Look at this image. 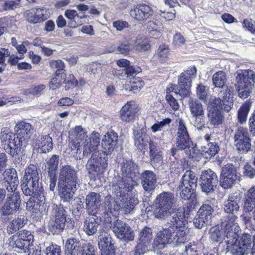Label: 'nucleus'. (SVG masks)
Here are the masks:
<instances>
[{
  "label": "nucleus",
  "instance_id": "bf43d9fd",
  "mask_svg": "<svg viewBox=\"0 0 255 255\" xmlns=\"http://www.w3.org/2000/svg\"><path fill=\"white\" fill-rule=\"evenodd\" d=\"M46 255H61V248L57 245H51L47 247L44 251Z\"/></svg>",
  "mask_w": 255,
  "mask_h": 255
},
{
  "label": "nucleus",
  "instance_id": "1a4fd4ad",
  "mask_svg": "<svg viewBox=\"0 0 255 255\" xmlns=\"http://www.w3.org/2000/svg\"><path fill=\"white\" fill-rule=\"evenodd\" d=\"M198 178L194 172L186 171L182 177L177 191L180 197L185 200L191 197L197 185Z\"/></svg>",
  "mask_w": 255,
  "mask_h": 255
},
{
  "label": "nucleus",
  "instance_id": "4c0bfd02",
  "mask_svg": "<svg viewBox=\"0 0 255 255\" xmlns=\"http://www.w3.org/2000/svg\"><path fill=\"white\" fill-rule=\"evenodd\" d=\"M213 84L216 87L221 88V90H225L224 86L227 82L226 75L222 71H218L214 73L212 77Z\"/></svg>",
  "mask_w": 255,
  "mask_h": 255
},
{
  "label": "nucleus",
  "instance_id": "b1692460",
  "mask_svg": "<svg viewBox=\"0 0 255 255\" xmlns=\"http://www.w3.org/2000/svg\"><path fill=\"white\" fill-rule=\"evenodd\" d=\"M46 11L43 8H33L27 10L24 14L25 19L30 23L36 24L44 21L46 17Z\"/></svg>",
  "mask_w": 255,
  "mask_h": 255
},
{
  "label": "nucleus",
  "instance_id": "dca6fc26",
  "mask_svg": "<svg viewBox=\"0 0 255 255\" xmlns=\"http://www.w3.org/2000/svg\"><path fill=\"white\" fill-rule=\"evenodd\" d=\"M200 182L202 191L209 193L214 191L218 179L216 174L213 171L209 169L202 172Z\"/></svg>",
  "mask_w": 255,
  "mask_h": 255
},
{
  "label": "nucleus",
  "instance_id": "c03bdc74",
  "mask_svg": "<svg viewBox=\"0 0 255 255\" xmlns=\"http://www.w3.org/2000/svg\"><path fill=\"white\" fill-rule=\"evenodd\" d=\"M250 139L249 137L248 130L244 128H240L236 132L234 135V142H237L242 140Z\"/></svg>",
  "mask_w": 255,
  "mask_h": 255
},
{
  "label": "nucleus",
  "instance_id": "58836bf2",
  "mask_svg": "<svg viewBox=\"0 0 255 255\" xmlns=\"http://www.w3.org/2000/svg\"><path fill=\"white\" fill-rule=\"evenodd\" d=\"M219 150V147L215 142H210L207 146L202 147V151L206 158L214 156Z\"/></svg>",
  "mask_w": 255,
  "mask_h": 255
},
{
  "label": "nucleus",
  "instance_id": "cd10ccee",
  "mask_svg": "<svg viewBox=\"0 0 255 255\" xmlns=\"http://www.w3.org/2000/svg\"><path fill=\"white\" fill-rule=\"evenodd\" d=\"M118 135L116 133L111 132L107 133L101 141L102 147L108 152L113 151L117 143Z\"/></svg>",
  "mask_w": 255,
  "mask_h": 255
},
{
  "label": "nucleus",
  "instance_id": "052dcab7",
  "mask_svg": "<svg viewBox=\"0 0 255 255\" xmlns=\"http://www.w3.org/2000/svg\"><path fill=\"white\" fill-rule=\"evenodd\" d=\"M51 66L53 68L56 69V75L57 76H59L60 75L62 74L64 68V64L61 60H54L50 63Z\"/></svg>",
  "mask_w": 255,
  "mask_h": 255
},
{
  "label": "nucleus",
  "instance_id": "ea45409f",
  "mask_svg": "<svg viewBox=\"0 0 255 255\" xmlns=\"http://www.w3.org/2000/svg\"><path fill=\"white\" fill-rule=\"evenodd\" d=\"M251 105V103L250 102H246L239 109L238 112V120L240 124H243L246 121Z\"/></svg>",
  "mask_w": 255,
  "mask_h": 255
},
{
  "label": "nucleus",
  "instance_id": "49530a36",
  "mask_svg": "<svg viewBox=\"0 0 255 255\" xmlns=\"http://www.w3.org/2000/svg\"><path fill=\"white\" fill-rule=\"evenodd\" d=\"M0 138L1 140V142L6 146L8 145L9 143H11L12 142H15L16 141H18L19 142V140L18 138H15V135L11 132H5V131H3L1 133Z\"/></svg>",
  "mask_w": 255,
  "mask_h": 255
},
{
  "label": "nucleus",
  "instance_id": "393cba45",
  "mask_svg": "<svg viewBox=\"0 0 255 255\" xmlns=\"http://www.w3.org/2000/svg\"><path fill=\"white\" fill-rule=\"evenodd\" d=\"M153 12L151 8L145 4L137 5L134 10L130 11L131 16L134 18L139 20L144 21L152 15Z\"/></svg>",
  "mask_w": 255,
  "mask_h": 255
},
{
  "label": "nucleus",
  "instance_id": "3c124183",
  "mask_svg": "<svg viewBox=\"0 0 255 255\" xmlns=\"http://www.w3.org/2000/svg\"><path fill=\"white\" fill-rule=\"evenodd\" d=\"M171 119L166 118L161 121H158L154 123L151 127V130L153 132L155 133L162 130L164 127L169 125L171 122Z\"/></svg>",
  "mask_w": 255,
  "mask_h": 255
},
{
  "label": "nucleus",
  "instance_id": "f3484780",
  "mask_svg": "<svg viewBox=\"0 0 255 255\" xmlns=\"http://www.w3.org/2000/svg\"><path fill=\"white\" fill-rule=\"evenodd\" d=\"M21 199L18 193L14 192L7 194L6 203L1 208V212L4 215L13 214L19 211L21 205Z\"/></svg>",
  "mask_w": 255,
  "mask_h": 255
},
{
  "label": "nucleus",
  "instance_id": "4be33fe9",
  "mask_svg": "<svg viewBox=\"0 0 255 255\" xmlns=\"http://www.w3.org/2000/svg\"><path fill=\"white\" fill-rule=\"evenodd\" d=\"M98 242L99 248L101 252V255H114L112 251L111 237L106 232L100 231Z\"/></svg>",
  "mask_w": 255,
  "mask_h": 255
},
{
  "label": "nucleus",
  "instance_id": "603ef678",
  "mask_svg": "<svg viewBox=\"0 0 255 255\" xmlns=\"http://www.w3.org/2000/svg\"><path fill=\"white\" fill-rule=\"evenodd\" d=\"M45 88L46 86L44 84L34 85L27 89L26 92L34 96L39 97L43 94Z\"/></svg>",
  "mask_w": 255,
  "mask_h": 255
},
{
  "label": "nucleus",
  "instance_id": "2f4dec72",
  "mask_svg": "<svg viewBox=\"0 0 255 255\" xmlns=\"http://www.w3.org/2000/svg\"><path fill=\"white\" fill-rule=\"evenodd\" d=\"M99 224L93 217L86 219L84 223L83 230L88 236L95 234L99 228Z\"/></svg>",
  "mask_w": 255,
  "mask_h": 255
},
{
  "label": "nucleus",
  "instance_id": "6e6d98bb",
  "mask_svg": "<svg viewBox=\"0 0 255 255\" xmlns=\"http://www.w3.org/2000/svg\"><path fill=\"white\" fill-rule=\"evenodd\" d=\"M209 221L206 219H205L203 217L201 216L197 213V215L195 217L193 220V223L196 228L198 229H202L205 227L209 223Z\"/></svg>",
  "mask_w": 255,
  "mask_h": 255
},
{
  "label": "nucleus",
  "instance_id": "9d476101",
  "mask_svg": "<svg viewBox=\"0 0 255 255\" xmlns=\"http://www.w3.org/2000/svg\"><path fill=\"white\" fill-rule=\"evenodd\" d=\"M231 90L227 87L225 90L219 91L218 97H211L208 104L209 110L223 109L227 112H229L233 106V100L230 97Z\"/></svg>",
  "mask_w": 255,
  "mask_h": 255
},
{
  "label": "nucleus",
  "instance_id": "0eeeda50",
  "mask_svg": "<svg viewBox=\"0 0 255 255\" xmlns=\"http://www.w3.org/2000/svg\"><path fill=\"white\" fill-rule=\"evenodd\" d=\"M121 171L123 176L127 178H123L119 183V192L125 189L126 191H129L132 189L136 184L135 178L139 174L138 166L131 161H124L121 165Z\"/></svg>",
  "mask_w": 255,
  "mask_h": 255
},
{
  "label": "nucleus",
  "instance_id": "c756f323",
  "mask_svg": "<svg viewBox=\"0 0 255 255\" xmlns=\"http://www.w3.org/2000/svg\"><path fill=\"white\" fill-rule=\"evenodd\" d=\"M215 200L213 199L205 201L200 207L197 213L208 221L212 218L214 212L213 204Z\"/></svg>",
  "mask_w": 255,
  "mask_h": 255
},
{
  "label": "nucleus",
  "instance_id": "69168bd1",
  "mask_svg": "<svg viewBox=\"0 0 255 255\" xmlns=\"http://www.w3.org/2000/svg\"><path fill=\"white\" fill-rule=\"evenodd\" d=\"M185 39L180 33H176L173 37V44L176 47H179L185 44Z\"/></svg>",
  "mask_w": 255,
  "mask_h": 255
},
{
  "label": "nucleus",
  "instance_id": "7c9ffc66",
  "mask_svg": "<svg viewBox=\"0 0 255 255\" xmlns=\"http://www.w3.org/2000/svg\"><path fill=\"white\" fill-rule=\"evenodd\" d=\"M101 198L99 194L91 192L88 194L85 199L86 208L88 210L93 211L96 210L101 204Z\"/></svg>",
  "mask_w": 255,
  "mask_h": 255
},
{
  "label": "nucleus",
  "instance_id": "7ed1b4c3",
  "mask_svg": "<svg viewBox=\"0 0 255 255\" xmlns=\"http://www.w3.org/2000/svg\"><path fill=\"white\" fill-rule=\"evenodd\" d=\"M40 179L37 166L30 164L25 170L21 186L23 193L25 196L38 198L40 203H44L45 198L44 189L40 186Z\"/></svg>",
  "mask_w": 255,
  "mask_h": 255
},
{
  "label": "nucleus",
  "instance_id": "8fccbe9b",
  "mask_svg": "<svg viewBox=\"0 0 255 255\" xmlns=\"http://www.w3.org/2000/svg\"><path fill=\"white\" fill-rule=\"evenodd\" d=\"M224 235L223 232L220 230L218 226H214L210 230V237L213 241L219 242L221 241Z\"/></svg>",
  "mask_w": 255,
  "mask_h": 255
},
{
  "label": "nucleus",
  "instance_id": "ddd939ff",
  "mask_svg": "<svg viewBox=\"0 0 255 255\" xmlns=\"http://www.w3.org/2000/svg\"><path fill=\"white\" fill-rule=\"evenodd\" d=\"M238 178L236 167L228 164L222 167L220 175V185L226 189L231 188Z\"/></svg>",
  "mask_w": 255,
  "mask_h": 255
},
{
  "label": "nucleus",
  "instance_id": "f03ea898",
  "mask_svg": "<svg viewBox=\"0 0 255 255\" xmlns=\"http://www.w3.org/2000/svg\"><path fill=\"white\" fill-rule=\"evenodd\" d=\"M168 221V227L163 228L157 234L152 246L154 250L164 248L167 244L184 243L187 229L185 227V210L180 208L171 211Z\"/></svg>",
  "mask_w": 255,
  "mask_h": 255
},
{
  "label": "nucleus",
  "instance_id": "e433bc0d",
  "mask_svg": "<svg viewBox=\"0 0 255 255\" xmlns=\"http://www.w3.org/2000/svg\"><path fill=\"white\" fill-rule=\"evenodd\" d=\"M207 115L211 125L216 126L222 123L224 117L220 110L218 109L208 110Z\"/></svg>",
  "mask_w": 255,
  "mask_h": 255
},
{
  "label": "nucleus",
  "instance_id": "de8ad7c7",
  "mask_svg": "<svg viewBox=\"0 0 255 255\" xmlns=\"http://www.w3.org/2000/svg\"><path fill=\"white\" fill-rule=\"evenodd\" d=\"M169 55V49L166 45L160 46L157 51L155 57L159 61L163 62Z\"/></svg>",
  "mask_w": 255,
  "mask_h": 255
},
{
  "label": "nucleus",
  "instance_id": "412c9836",
  "mask_svg": "<svg viewBox=\"0 0 255 255\" xmlns=\"http://www.w3.org/2000/svg\"><path fill=\"white\" fill-rule=\"evenodd\" d=\"M75 140H72L69 143V146L72 150L76 151V155L80 154L82 152L80 142L85 141L88 137L87 135V131L81 126H77L75 127L73 131Z\"/></svg>",
  "mask_w": 255,
  "mask_h": 255
},
{
  "label": "nucleus",
  "instance_id": "4d7b16f0",
  "mask_svg": "<svg viewBox=\"0 0 255 255\" xmlns=\"http://www.w3.org/2000/svg\"><path fill=\"white\" fill-rule=\"evenodd\" d=\"M147 28L149 31L161 30L162 28V23L156 19H153L148 22Z\"/></svg>",
  "mask_w": 255,
  "mask_h": 255
},
{
  "label": "nucleus",
  "instance_id": "c85d7f7f",
  "mask_svg": "<svg viewBox=\"0 0 255 255\" xmlns=\"http://www.w3.org/2000/svg\"><path fill=\"white\" fill-rule=\"evenodd\" d=\"M36 146L43 153L50 152L53 148L52 138L48 135H42L38 137Z\"/></svg>",
  "mask_w": 255,
  "mask_h": 255
},
{
  "label": "nucleus",
  "instance_id": "5701e85b",
  "mask_svg": "<svg viewBox=\"0 0 255 255\" xmlns=\"http://www.w3.org/2000/svg\"><path fill=\"white\" fill-rule=\"evenodd\" d=\"M138 203L137 198L132 196L122 197L114 209V210H120L125 214H128L133 210L134 206Z\"/></svg>",
  "mask_w": 255,
  "mask_h": 255
},
{
  "label": "nucleus",
  "instance_id": "0e129e2a",
  "mask_svg": "<svg viewBox=\"0 0 255 255\" xmlns=\"http://www.w3.org/2000/svg\"><path fill=\"white\" fill-rule=\"evenodd\" d=\"M255 207V202L246 197L243 204V211L245 212H251Z\"/></svg>",
  "mask_w": 255,
  "mask_h": 255
},
{
  "label": "nucleus",
  "instance_id": "a878e982",
  "mask_svg": "<svg viewBox=\"0 0 255 255\" xmlns=\"http://www.w3.org/2000/svg\"><path fill=\"white\" fill-rule=\"evenodd\" d=\"M135 113L134 104L131 102H127L120 111V118L122 121L128 123L134 119Z\"/></svg>",
  "mask_w": 255,
  "mask_h": 255
},
{
  "label": "nucleus",
  "instance_id": "bb28decb",
  "mask_svg": "<svg viewBox=\"0 0 255 255\" xmlns=\"http://www.w3.org/2000/svg\"><path fill=\"white\" fill-rule=\"evenodd\" d=\"M141 180L142 187L146 191H151L155 188L156 177L153 172L146 170L142 173Z\"/></svg>",
  "mask_w": 255,
  "mask_h": 255
},
{
  "label": "nucleus",
  "instance_id": "473e14b6",
  "mask_svg": "<svg viewBox=\"0 0 255 255\" xmlns=\"http://www.w3.org/2000/svg\"><path fill=\"white\" fill-rule=\"evenodd\" d=\"M27 219L24 215H20L13 219L7 226V231L9 234H12L20 228H22L27 223Z\"/></svg>",
  "mask_w": 255,
  "mask_h": 255
},
{
  "label": "nucleus",
  "instance_id": "13d9d810",
  "mask_svg": "<svg viewBox=\"0 0 255 255\" xmlns=\"http://www.w3.org/2000/svg\"><path fill=\"white\" fill-rule=\"evenodd\" d=\"M20 239L23 240L25 242H28L30 244H33L34 237L31 232L27 230L21 231L18 236Z\"/></svg>",
  "mask_w": 255,
  "mask_h": 255
},
{
  "label": "nucleus",
  "instance_id": "f704fd0d",
  "mask_svg": "<svg viewBox=\"0 0 255 255\" xmlns=\"http://www.w3.org/2000/svg\"><path fill=\"white\" fill-rule=\"evenodd\" d=\"M188 105L193 117H200L204 115L203 105L198 100L190 99L188 102Z\"/></svg>",
  "mask_w": 255,
  "mask_h": 255
},
{
  "label": "nucleus",
  "instance_id": "6e6552de",
  "mask_svg": "<svg viewBox=\"0 0 255 255\" xmlns=\"http://www.w3.org/2000/svg\"><path fill=\"white\" fill-rule=\"evenodd\" d=\"M196 73L197 69L195 66L188 67L178 78V85L172 84L174 86L172 92L176 94H179L182 98L190 96L192 80L195 78Z\"/></svg>",
  "mask_w": 255,
  "mask_h": 255
},
{
  "label": "nucleus",
  "instance_id": "6ab92c4d",
  "mask_svg": "<svg viewBox=\"0 0 255 255\" xmlns=\"http://www.w3.org/2000/svg\"><path fill=\"white\" fill-rule=\"evenodd\" d=\"M14 129L17 133V137L19 140V142H21V145L26 144L32 135V128L31 125L22 121L16 124Z\"/></svg>",
  "mask_w": 255,
  "mask_h": 255
},
{
  "label": "nucleus",
  "instance_id": "774afa93",
  "mask_svg": "<svg viewBox=\"0 0 255 255\" xmlns=\"http://www.w3.org/2000/svg\"><path fill=\"white\" fill-rule=\"evenodd\" d=\"M165 99L174 110H177L179 109V105L178 102L171 95L166 94Z\"/></svg>",
  "mask_w": 255,
  "mask_h": 255
},
{
  "label": "nucleus",
  "instance_id": "864d4df0",
  "mask_svg": "<svg viewBox=\"0 0 255 255\" xmlns=\"http://www.w3.org/2000/svg\"><path fill=\"white\" fill-rule=\"evenodd\" d=\"M208 88L202 85L198 84L196 87V94L199 99L206 101L207 97Z\"/></svg>",
  "mask_w": 255,
  "mask_h": 255
},
{
  "label": "nucleus",
  "instance_id": "680f3d73",
  "mask_svg": "<svg viewBox=\"0 0 255 255\" xmlns=\"http://www.w3.org/2000/svg\"><path fill=\"white\" fill-rule=\"evenodd\" d=\"M243 174L248 178H253L255 176V168L253 165L246 163L243 168Z\"/></svg>",
  "mask_w": 255,
  "mask_h": 255
},
{
  "label": "nucleus",
  "instance_id": "a18cd8bd",
  "mask_svg": "<svg viewBox=\"0 0 255 255\" xmlns=\"http://www.w3.org/2000/svg\"><path fill=\"white\" fill-rule=\"evenodd\" d=\"M131 50V44L128 41H126L121 44L119 46L113 50L112 52L116 54L127 55L129 53Z\"/></svg>",
  "mask_w": 255,
  "mask_h": 255
},
{
  "label": "nucleus",
  "instance_id": "09e8293b",
  "mask_svg": "<svg viewBox=\"0 0 255 255\" xmlns=\"http://www.w3.org/2000/svg\"><path fill=\"white\" fill-rule=\"evenodd\" d=\"M130 90L133 93L139 91L144 85V82L139 77H132L130 81Z\"/></svg>",
  "mask_w": 255,
  "mask_h": 255
},
{
  "label": "nucleus",
  "instance_id": "338daca9",
  "mask_svg": "<svg viewBox=\"0 0 255 255\" xmlns=\"http://www.w3.org/2000/svg\"><path fill=\"white\" fill-rule=\"evenodd\" d=\"M113 27H114L117 31H121L126 28L129 27L128 22L123 20H117L114 21L112 23Z\"/></svg>",
  "mask_w": 255,
  "mask_h": 255
},
{
  "label": "nucleus",
  "instance_id": "aec40b11",
  "mask_svg": "<svg viewBox=\"0 0 255 255\" xmlns=\"http://www.w3.org/2000/svg\"><path fill=\"white\" fill-rule=\"evenodd\" d=\"M152 239V232L150 228H144L139 234V240L136 247L135 253L136 254H143L148 247L150 245Z\"/></svg>",
  "mask_w": 255,
  "mask_h": 255
},
{
  "label": "nucleus",
  "instance_id": "f8f14e48",
  "mask_svg": "<svg viewBox=\"0 0 255 255\" xmlns=\"http://www.w3.org/2000/svg\"><path fill=\"white\" fill-rule=\"evenodd\" d=\"M100 135L99 133L96 132H92L87 139L84 141L82 144L83 146V154L82 155L78 154L77 158H82V156H87L91 154L93 155L99 151L100 145Z\"/></svg>",
  "mask_w": 255,
  "mask_h": 255
},
{
  "label": "nucleus",
  "instance_id": "e2e57ef3",
  "mask_svg": "<svg viewBox=\"0 0 255 255\" xmlns=\"http://www.w3.org/2000/svg\"><path fill=\"white\" fill-rule=\"evenodd\" d=\"M82 255H96L94 247L89 243L82 244Z\"/></svg>",
  "mask_w": 255,
  "mask_h": 255
},
{
  "label": "nucleus",
  "instance_id": "37998d69",
  "mask_svg": "<svg viewBox=\"0 0 255 255\" xmlns=\"http://www.w3.org/2000/svg\"><path fill=\"white\" fill-rule=\"evenodd\" d=\"M21 145H22L21 142L16 141L4 146V148L8 154L13 157L17 154L20 151V146Z\"/></svg>",
  "mask_w": 255,
  "mask_h": 255
},
{
  "label": "nucleus",
  "instance_id": "20e7f679",
  "mask_svg": "<svg viewBox=\"0 0 255 255\" xmlns=\"http://www.w3.org/2000/svg\"><path fill=\"white\" fill-rule=\"evenodd\" d=\"M76 171L70 165L63 166L60 170L58 184L59 195L64 202H70L77 189Z\"/></svg>",
  "mask_w": 255,
  "mask_h": 255
},
{
  "label": "nucleus",
  "instance_id": "5fc2aeb1",
  "mask_svg": "<svg viewBox=\"0 0 255 255\" xmlns=\"http://www.w3.org/2000/svg\"><path fill=\"white\" fill-rule=\"evenodd\" d=\"M235 145L238 151L243 153L247 152L251 148L250 139L235 142Z\"/></svg>",
  "mask_w": 255,
  "mask_h": 255
},
{
  "label": "nucleus",
  "instance_id": "2eb2a0df",
  "mask_svg": "<svg viewBox=\"0 0 255 255\" xmlns=\"http://www.w3.org/2000/svg\"><path fill=\"white\" fill-rule=\"evenodd\" d=\"M1 185L3 187L6 188L7 192L12 193L15 192L19 180L16 169L14 168L6 169L2 174Z\"/></svg>",
  "mask_w": 255,
  "mask_h": 255
},
{
  "label": "nucleus",
  "instance_id": "4468645a",
  "mask_svg": "<svg viewBox=\"0 0 255 255\" xmlns=\"http://www.w3.org/2000/svg\"><path fill=\"white\" fill-rule=\"evenodd\" d=\"M115 236L119 239L132 241L134 234L131 228L120 220H117L110 226Z\"/></svg>",
  "mask_w": 255,
  "mask_h": 255
},
{
  "label": "nucleus",
  "instance_id": "a19ab883",
  "mask_svg": "<svg viewBox=\"0 0 255 255\" xmlns=\"http://www.w3.org/2000/svg\"><path fill=\"white\" fill-rule=\"evenodd\" d=\"M9 243L13 248H17L24 252L32 245L28 243V242H25L24 241L16 236L12 237Z\"/></svg>",
  "mask_w": 255,
  "mask_h": 255
},
{
  "label": "nucleus",
  "instance_id": "39448f33",
  "mask_svg": "<svg viewBox=\"0 0 255 255\" xmlns=\"http://www.w3.org/2000/svg\"><path fill=\"white\" fill-rule=\"evenodd\" d=\"M176 200L174 195L170 192H163L156 198L153 205V215L155 218L164 220L174 210Z\"/></svg>",
  "mask_w": 255,
  "mask_h": 255
},
{
  "label": "nucleus",
  "instance_id": "f257e3e1",
  "mask_svg": "<svg viewBox=\"0 0 255 255\" xmlns=\"http://www.w3.org/2000/svg\"><path fill=\"white\" fill-rule=\"evenodd\" d=\"M241 198L240 193H234L230 194L228 199L224 201V210L230 215L222 219L221 223V230L226 235V252H230L233 255H247L251 250V235L244 233L238 240L239 226L235 222L237 218L236 214L240 209Z\"/></svg>",
  "mask_w": 255,
  "mask_h": 255
},
{
  "label": "nucleus",
  "instance_id": "c9c22d12",
  "mask_svg": "<svg viewBox=\"0 0 255 255\" xmlns=\"http://www.w3.org/2000/svg\"><path fill=\"white\" fill-rule=\"evenodd\" d=\"M65 16L71 20L69 22L70 26L72 28H76L82 24L81 19L84 16H79L74 10H67L64 13Z\"/></svg>",
  "mask_w": 255,
  "mask_h": 255
},
{
  "label": "nucleus",
  "instance_id": "72a5a7b5",
  "mask_svg": "<svg viewBox=\"0 0 255 255\" xmlns=\"http://www.w3.org/2000/svg\"><path fill=\"white\" fill-rule=\"evenodd\" d=\"M150 144L149 137L145 133L143 132H138L135 134L134 137V145L137 148L140 150H142L145 148L147 145Z\"/></svg>",
  "mask_w": 255,
  "mask_h": 255
},
{
  "label": "nucleus",
  "instance_id": "423d86ee",
  "mask_svg": "<svg viewBox=\"0 0 255 255\" xmlns=\"http://www.w3.org/2000/svg\"><path fill=\"white\" fill-rule=\"evenodd\" d=\"M255 83V72L251 70H240L236 72L235 86L241 98H247L251 92V87Z\"/></svg>",
  "mask_w": 255,
  "mask_h": 255
},
{
  "label": "nucleus",
  "instance_id": "79ce46f5",
  "mask_svg": "<svg viewBox=\"0 0 255 255\" xmlns=\"http://www.w3.org/2000/svg\"><path fill=\"white\" fill-rule=\"evenodd\" d=\"M59 163V156L53 155L47 161V172L48 175L57 174V170Z\"/></svg>",
  "mask_w": 255,
  "mask_h": 255
},
{
  "label": "nucleus",
  "instance_id": "a211bd4d",
  "mask_svg": "<svg viewBox=\"0 0 255 255\" xmlns=\"http://www.w3.org/2000/svg\"><path fill=\"white\" fill-rule=\"evenodd\" d=\"M191 141L185 123L182 119L178 122L177 133L176 146L180 150H184L190 147Z\"/></svg>",
  "mask_w": 255,
  "mask_h": 255
},
{
  "label": "nucleus",
  "instance_id": "9b49d317",
  "mask_svg": "<svg viewBox=\"0 0 255 255\" xmlns=\"http://www.w3.org/2000/svg\"><path fill=\"white\" fill-rule=\"evenodd\" d=\"M69 219L63 207H56L53 211V215L48 224L49 230L53 234L59 233L64 229L66 222Z\"/></svg>",
  "mask_w": 255,
  "mask_h": 255
}]
</instances>
